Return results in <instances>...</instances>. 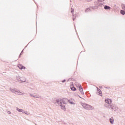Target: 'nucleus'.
Segmentation results:
<instances>
[{"label": "nucleus", "instance_id": "obj_1", "mask_svg": "<svg viewBox=\"0 0 125 125\" xmlns=\"http://www.w3.org/2000/svg\"><path fill=\"white\" fill-rule=\"evenodd\" d=\"M67 101L68 100L66 99H59L57 100V103L61 106L62 110H65L66 109L65 108V104H67Z\"/></svg>", "mask_w": 125, "mask_h": 125}, {"label": "nucleus", "instance_id": "obj_2", "mask_svg": "<svg viewBox=\"0 0 125 125\" xmlns=\"http://www.w3.org/2000/svg\"><path fill=\"white\" fill-rule=\"evenodd\" d=\"M83 108H84V109H86V110H92V109H93V107L86 104H83Z\"/></svg>", "mask_w": 125, "mask_h": 125}, {"label": "nucleus", "instance_id": "obj_3", "mask_svg": "<svg viewBox=\"0 0 125 125\" xmlns=\"http://www.w3.org/2000/svg\"><path fill=\"white\" fill-rule=\"evenodd\" d=\"M68 102H69V103L70 104H75V100H74L73 99H70V100H69L68 101Z\"/></svg>", "mask_w": 125, "mask_h": 125}, {"label": "nucleus", "instance_id": "obj_4", "mask_svg": "<svg viewBox=\"0 0 125 125\" xmlns=\"http://www.w3.org/2000/svg\"><path fill=\"white\" fill-rule=\"evenodd\" d=\"M18 68H19V69H21V70H25V69H26V67H25V66L22 65L21 64L18 65Z\"/></svg>", "mask_w": 125, "mask_h": 125}, {"label": "nucleus", "instance_id": "obj_5", "mask_svg": "<svg viewBox=\"0 0 125 125\" xmlns=\"http://www.w3.org/2000/svg\"><path fill=\"white\" fill-rule=\"evenodd\" d=\"M78 87H79L80 91L82 94H83V87L81 85V84L78 85Z\"/></svg>", "mask_w": 125, "mask_h": 125}, {"label": "nucleus", "instance_id": "obj_6", "mask_svg": "<svg viewBox=\"0 0 125 125\" xmlns=\"http://www.w3.org/2000/svg\"><path fill=\"white\" fill-rule=\"evenodd\" d=\"M105 103H107V104H111L112 103V100H111L109 99H106L105 100Z\"/></svg>", "mask_w": 125, "mask_h": 125}, {"label": "nucleus", "instance_id": "obj_7", "mask_svg": "<svg viewBox=\"0 0 125 125\" xmlns=\"http://www.w3.org/2000/svg\"><path fill=\"white\" fill-rule=\"evenodd\" d=\"M97 92L98 94L100 95V96H102V91L99 88H97Z\"/></svg>", "mask_w": 125, "mask_h": 125}, {"label": "nucleus", "instance_id": "obj_8", "mask_svg": "<svg viewBox=\"0 0 125 125\" xmlns=\"http://www.w3.org/2000/svg\"><path fill=\"white\" fill-rule=\"evenodd\" d=\"M10 90L12 93H15V92H16V89L13 88H10Z\"/></svg>", "mask_w": 125, "mask_h": 125}, {"label": "nucleus", "instance_id": "obj_9", "mask_svg": "<svg viewBox=\"0 0 125 125\" xmlns=\"http://www.w3.org/2000/svg\"><path fill=\"white\" fill-rule=\"evenodd\" d=\"M20 81L21 83H25L26 82V79H25V78L21 77L20 79Z\"/></svg>", "mask_w": 125, "mask_h": 125}, {"label": "nucleus", "instance_id": "obj_10", "mask_svg": "<svg viewBox=\"0 0 125 125\" xmlns=\"http://www.w3.org/2000/svg\"><path fill=\"white\" fill-rule=\"evenodd\" d=\"M109 121H110V123L111 124H113V123H114V119L113 118H110Z\"/></svg>", "mask_w": 125, "mask_h": 125}, {"label": "nucleus", "instance_id": "obj_11", "mask_svg": "<svg viewBox=\"0 0 125 125\" xmlns=\"http://www.w3.org/2000/svg\"><path fill=\"white\" fill-rule=\"evenodd\" d=\"M104 9H108L109 10H110V9H111V7L108 6H104Z\"/></svg>", "mask_w": 125, "mask_h": 125}, {"label": "nucleus", "instance_id": "obj_12", "mask_svg": "<svg viewBox=\"0 0 125 125\" xmlns=\"http://www.w3.org/2000/svg\"><path fill=\"white\" fill-rule=\"evenodd\" d=\"M120 12H121V13L122 14V15H125V11H124V10H121Z\"/></svg>", "mask_w": 125, "mask_h": 125}, {"label": "nucleus", "instance_id": "obj_13", "mask_svg": "<svg viewBox=\"0 0 125 125\" xmlns=\"http://www.w3.org/2000/svg\"><path fill=\"white\" fill-rule=\"evenodd\" d=\"M122 9L124 10L125 9V5L124 4H122Z\"/></svg>", "mask_w": 125, "mask_h": 125}, {"label": "nucleus", "instance_id": "obj_14", "mask_svg": "<svg viewBox=\"0 0 125 125\" xmlns=\"http://www.w3.org/2000/svg\"><path fill=\"white\" fill-rule=\"evenodd\" d=\"M79 84H80L79 83H78V82L75 83V85H76V86H77V87H79Z\"/></svg>", "mask_w": 125, "mask_h": 125}, {"label": "nucleus", "instance_id": "obj_15", "mask_svg": "<svg viewBox=\"0 0 125 125\" xmlns=\"http://www.w3.org/2000/svg\"><path fill=\"white\" fill-rule=\"evenodd\" d=\"M71 90H73V91H75V90H76V88H75V87H72L71 88Z\"/></svg>", "mask_w": 125, "mask_h": 125}, {"label": "nucleus", "instance_id": "obj_16", "mask_svg": "<svg viewBox=\"0 0 125 125\" xmlns=\"http://www.w3.org/2000/svg\"><path fill=\"white\" fill-rule=\"evenodd\" d=\"M7 113L8 114V115H10L11 114V112L10 111L7 110Z\"/></svg>", "mask_w": 125, "mask_h": 125}, {"label": "nucleus", "instance_id": "obj_17", "mask_svg": "<svg viewBox=\"0 0 125 125\" xmlns=\"http://www.w3.org/2000/svg\"><path fill=\"white\" fill-rule=\"evenodd\" d=\"M17 111H18L19 112H22V109H17Z\"/></svg>", "mask_w": 125, "mask_h": 125}, {"label": "nucleus", "instance_id": "obj_18", "mask_svg": "<svg viewBox=\"0 0 125 125\" xmlns=\"http://www.w3.org/2000/svg\"><path fill=\"white\" fill-rule=\"evenodd\" d=\"M74 12V9H71V13H73Z\"/></svg>", "mask_w": 125, "mask_h": 125}, {"label": "nucleus", "instance_id": "obj_19", "mask_svg": "<svg viewBox=\"0 0 125 125\" xmlns=\"http://www.w3.org/2000/svg\"><path fill=\"white\" fill-rule=\"evenodd\" d=\"M65 82H66V80H63L62 81V83H65Z\"/></svg>", "mask_w": 125, "mask_h": 125}, {"label": "nucleus", "instance_id": "obj_20", "mask_svg": "<svg viewBox=\"0 0 125 125\" xmlns=\"http://www.w3.org/2000/svg\"><path fill=\"white\" fill-rule=\"evenodd\" d=\"M124 10H125V9H124Z\"/></svg>", "mask_w": 125, "mask_h": 125}]
</instances>
